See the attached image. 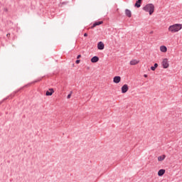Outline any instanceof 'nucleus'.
Masks as SVG:
<instances>
[{
    "label": "nucleus",
    "instance_id": "f257e3e1",
    "mask_svg": "<svg viewBox=\"0 0 182 182\" xmlns=\"http://www.w3.org/2000/svg\"><path fill=\"white\" fill-rule=\"evenodd\" d=\"M182 25L181 24H173L172 26H170L168 27L169 32H171V33H176V32H178V31H181Z\"/></svg>",
    "mask_w": 182,
    "mask_h": 182
},
{
    "label": "nucleus",
    "instance_id": "f03ea898",
    "mask_svg": "<svg viewBox=\"0 0 182 182\" xmlns=\"http://www.w3.org/2000/svg\"><path fill=\"white\" fill-rule=\"evenodd\" d=\"M144 11L149 12V15H153L154 12V5L153 4H146L144 8Z\"/></svg>",
    "mask_w": 182,
    "mask_h": 182
},
{
    "label": "nucleus",
    "instance_id": "7ed1b4c3",
    "mask_svg": "<svg viewBox=\"0 0 182 182\" xmlns=\"http://www.w3.org/2000/svg\"><path fill=\"white\" fill-rule=\"evenodd\" d=\"M162 66L164 69H167L170 65L168 64V60L167 58H164L162 61Z\"/></svg>",
    "mask_w": 182,
    "mask_h": 182
},
{
    "label": "nucleus",
    "instance_id": "20e7f679",
    "mask_svg": "<svg viewBox=\"0 0 182 182\" xmlns=\"http://www.w3.org/2000/svg\"><path fill=\"white\" fill-rule=\"evenodd\" d=\"M122 93H127L128 90H129V85H127V84L124 85L122 88Z\"/></svg>",
    "mask_w": 182,
    "mask_h": 182
},
{
    "label": "nucleus",
    "instance_id": "39448f33",
    "mask_svg": "<svg viewBox=\"0 0 182 182\" xmlns=\"http://www.w3.org/2000/svg\"><path fill=\"white\" fill-rule=\"evenodd\" d=\"M97 49H99V50H103V49H105V44L103 42L100 41L98 43Z\"/></svg>",
    "mask_w": 182,
    "mask_h": 182
},
{
    "label": "nucleus",
    "instance_id": "423d86ee",
    "mask_svg": "<svg viewBox=\"0 0 182 182\" xmlns=\"http://www.w3.org/2000/svg\"><path fill=\"white\" fill-rule=\"evenodd\" d=\"M120 80H122V77H120V76L114 77V79H113L114 83H120Z\"/></svg>",
    "mask_w": 182,
    "mask_h": 182
},
{
    "label": "nucleus",
    "instance_id": "0eeeda50",
    "mask_svg": "<svg viewBox=\"0 0 182 182\" xmlns=\"http://www.w3.org/2000/svg\"><path fill=\"white\" fill-rule=\"evenodd\" d=\"M53 93H55L53 88H50L48 91H46V96H52Z\"/></svg>",
    "mask_w": 182,
    "mask_h": 182
},
{
    "label": "nucleus",
    "instance_id": "6e6552de",
    "mask_svg": "<svg viewBox=\"0 0 182 182\" xmlns=\"http://www.w3.org/2000/svg\"><path fill=\"white\" fill-rule=\"evenodd\" d=\"M103 23V21H96L91 27V29H93V28H96V26H99V25H102Z\"/></svg>",
    "mask_w": 182,
    "mask_h": 182
},
{
    "label": "nucleus",
    "instance_id": "1a4fd4ad",
    "mask_svg": "<svg viewBox=\"0 0 182 182\" xmlns=\"http://www.w3.org/2000/svg\"><path fill=\"white\" fill-rule=\"evenodd\" d=\"M138 63H140L139 60H132L130 61L129 65H131L132 66H134V65H137Z\"/></svg>",
    "mask_w": 182,
    "mask_h": 182
},
{
    "label": "nucleus",
    "instance_id": "9d476101",
    "mask_svg": "<svg viewBox=\"0 0 182 182\" xmlns=\"http://www.w3.org/2000/svg\"><path fill=\"white\" fill-rule=\"evenodd\" d=\"M142 0H137L134 4L135 8H140L141 6Z\"/></svg>",
    "mask_w": 182,
    "mask_h": 182
},
{
    "label": "nucleus",
    "instance_id": "9b49d317",
    "mask_svg": "<svg viewBox=\"0 0 182 182\" xmlns=\"http://www.w3.org/2000/svg\"><path fill=\"white\" fill-rule=\"evenodd\" d=\"M125 15L126 16H127L128 18H132V11L129 9H125Z\"/></svg>",
    "mask_w": 182,
    "mask_h": 182
},
{
    "label": "nucleus",
    "instance_id": "f8f14e48",
    "mask_svg": "<svg viewBox=\"0 0 182 182\" xmlns=\"http://www.w3.org/2000/svg\"><path fill=\"white\" fill-rule=\"evenodd\" d=\"M91 62L92 63H96L97 62H99V57L97 56H94L91 58Z\"/></svg>",
    "mask_w": 182,
    "mask_h": 182
},
{
    "label": "nucleus",
    "instance_id": "ddd939ff",
    "mask_svg": "<svg viewBox=\"0 0 182 182\" xmlns=\"http://www.w3.org/2000/svg\"><path fill=\"white\" fill-rule=\"evenodd\" d=\"M165 173H166V170L165 169H160L158 171V176H159V177H161L162 176H164Z\"/></svg>",
    "mask_w": 182,
    "mask_h": 182
},
{
    "label": "nucleus",
    "instance_id": "4468645a",
    "mask_svg": "<svg viewBox=\"0 0 182 182\" xmlns=\"http://www.w3.org/2000/svg\"><path fill=\"white\" fill-rule=\"evenodd\" d=\"M160 50H161V52L166 53V52H167V47H166V46H161L160 47Z\"/></svg>",
    "mask_w": 182,
    "mask_h": 182
},
{
    "label": "nucleus",
    "instance_id": "2eb2a0df",
    "mask_svg": "<svg viewBox=\"0 0 182 182\" xmlns=\"http://www.w3.org/2000/svg\"><path fill=\"white\" fill-rule=\"evenodd\" d=\"M166 159V155H162L158 157V161H163Z\"/></svg>",
    "mask_w": 182,
    "mask_h": 182
},
{
    "label": "nucleus",
    "instance_id": "dca6fc26",
    "mask_svg": "<svg viewBox=\"0 0 182 182\" xmlns=\"http://www.w3.org/2000/svg\"><path fill=\"white\" fill-rule=\"evenodd\" d=\"M158 67H159V64L155 63V64H154V66H151V70L154 71V70H156V69H157Z\"/></svg>",
    "mask_w": 182,
    "mask_h": 182
},
{
    "label": "nucleus",
    "instance_id": "f3484780",
    "mask_svg": "<svg viewBox=\"0 0 182 182\" xmlns=\"http://www.w3.org/2000/svg\"><path fill=\"white\" fill-rule=\"evenodd\" d=\"M72 93L73 92L71 91L70 93L67 96V99H70V97H72Z\"/></svg>",
    "mask_w": 182,
    "mask_h": 182
},
{
    "label": "nucleus",
    "instance_id": "a211bd4d",
    "mask_svg": "<svg viewBox=\"0 0 182 182\" xmlns=\"http://www.w3.org/2000/svg\"><path fill=\"white\" fill-rule=\"evenodd\" d=\"M75 63H77V64L80 63V60H77L75 61Z\"/></svg>",
    "mask_w": 182,
    "mask_h": 182
},
{
    "label": "nucleus",
    "instance_id": "6ab92c4d",
    "mask_svg": "<svg viewBox=\"0 0 182 182\" xmlns=\"http://www.w3.org/2000/svg\"><path fill=\"white\" fill-rule=\"evenodd\" d=\"M80 58H82V55H78L77 56V59H80Z\"/></svg>",
    "mask_w": 182,
    "mask_h": 182
},
{
    "label": "nucleus",
    "instance_id": "aec40b11",
    "mask_svg": "<svg viewBox=\"0 0 182 182\" xmlns=\"http://www.w3.org/2000/svg\"><path fill=\"white\" fill-rule=\"evenodd\" d=\"M6 36H7V38H9V36H11V33H7Z\"/></svg>",
    "mask_w": 182,
    "mask_h": 182
},
{
    "label": "nucleus",
    "instance_id": "412c9836",
    "mask_svg": "<svg viewBox=\"0 0 182 182\" xmlns=\"http://www.w3.org/2000/svg\"><path fill=\"white\" fill-rule=\"evenodd\" d=\"M84 36H85V37L87 36V33H85L84 34Z\"/></svg>",
    "mask_w": 182,
    "mask_h": 182
},
{
    "label": "nucleus",
    "instance_id": "4be33fe9",
    "mask_svg": "<svg viewBox=\"0 0 182 182\" xmlns=\"http://www.w3.org/2000/svg\"><path fill=\"white\" fill-rule=\"evenodd\" d=\"M144 77H147V75H146V74H144Z\"/></svg>",
    "mask_w": 182,
    "mask_h": 182
},
{
    "label": "nucleus",
    "instance_id": "5701e85b",
    "mask_svg": "<svg viewBox=\"0 0 182 182\" xmlns=\"http://www.w3.org/2000/svg\"><path fill=\"white\" fill-rule=\"evenodd\" d=\"M0 105H2V102H0Z\"/></svg>",
    "mask_w": 182,
    "mask_h": 182
},
{
    "label": "nucleus",
    "instance_id": "b1692460",
    "mask_svg": "<svg viewBox=\"0 0 182 182\" xmlns=\"http://www.w3.org/2000/svg\"><path fill=\"white\" fill-rule=\"evenodd\" d=\"M150 33H151V34L153 33V31H151Z\"/></svg>",
    "mask_w": 182,
    "mask_h": 182
},
{
    "label": "nucleus",
    "instance_id": "393cba45",
    "mask_svg": "<svg viewBox=\"0 0 182 182\" xmlns=\"http://www.w3.org/2000/svg\"><path fill=\"white\" fill-rule=\"evenodd\" d=\"M36 82H38V81H35L34 83H36Z\"/></svg>",
    "mask_w": 182,
    "mask_h": 182
}]
</instances>
